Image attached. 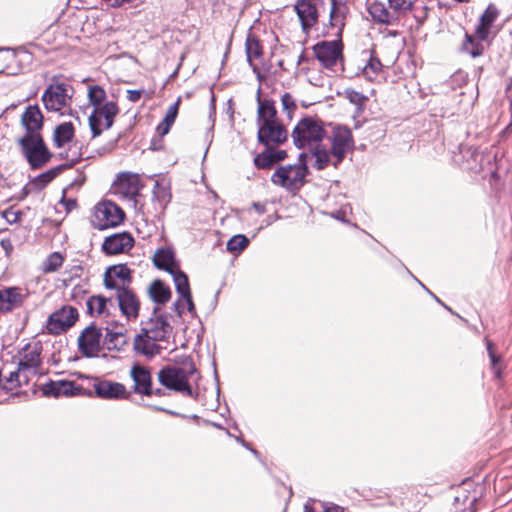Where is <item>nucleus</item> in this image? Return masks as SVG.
<instances>
[{
  "mask_svg": "<svg viewBox=\"0 0 512 512\" xmlns=\"http://www.w3.org/2000/svg\"><path fill=\"white\" fill-rule=\"evenodd\" d=\"M291 136L296 147L308 150V152L300 154L301 159L308 158L313 161L311 166L317 170H322L328 166L330 154L321 145L325 137V130L319 118L303 117L294 127Z\"/></svg>",
  "mask_w": 512,
  "mask_h": 512,
  "instance_id": "obj_1",
  "label": "nucleus"
},
{
  "mask_svg": "<svg viewBox=\"0 0 512 512\" xmlns=\"http://www.w3.org/2000/svg\"><path fill=\"white\" fill-rule=\"evenodd\" d=\"M287 131L277 119V111L270 100L258 98V140L270 146L283 143L287 139Z\"/></svg>",
  "mask_w": 512,
  "mask_h": 512,
  "instance_id": "obj_2",
  "label": "nucleus"
},
{
  "mask_svg": "<svg viewBox=\"0 0 512 512\" xmlns=\"http://www.w3.org/2000/svg\"><path fill=\"white\" fill-rule=\"evenodd\" d=\"M197 370L193 362H185L182 366L171 365L158 372L159 383L169 390L196 399L198 394L193 390L190 381L196 378Z\"/></svg>",
  "mask_w": 512,
  "mask_h": 512,
  "instance_id": "obj_3",
  "label": "nucleus"
},
{
  "mask_svg": "<svg viewBox=\"0 0 512 512\" xmlns=\"http://www.w3.org/2000/svg\"><path fill=\"white\" fill-rule=\"evenodd\" d=\"M312 163L313 161L308 158L301 159V155H299V163L278 167L272 174L271 181L286 190H298L305 182L308 165L311 166Z\"/></svg>",
  "mask_w": 512,
  "mask_h": 512,
  "instance_id": "obj_4",
  "label": "nucleus"
},
{
  "mask_svg": "<svg viewBox=\"0 0 512 512\" xmlns=\"http://www.w3.org/2000/svg\"><path fill=\"white\" fill-rule=\"evenodd\" d=\"M142 187L143 184L141 183L140 176L138 174L123 172L120 173L114 181L112 191L115 195L127 201L131 207L144 216L146 212L139 200L140 190Z\"/></svg>",
  "mask_w": 512,
  "mask_h": 512,
  "instance_id": "obj_5",
  "label": "nucleus"
},
{
  "mask_svg": "<svg viewBox=\"0 0 512 512\" xmlns=\"http://www.w3.org/2000/svg\"><path fill=\"white\" fill-rule=\"evenodd\" d=\"M73 87L66 82L51 83L42 95V102L48 111L61 112L62 114L69 108Z\"/></svg>",
  "mask_w": 512,
  "mask_h": 512,
  "instance_id": "obj_6",
  "label": "nucleus"
},
{
  "mask_svg": "<svg viewBox=\"0 0 512 512\" xmlns=\"http://www.w3.org/2000/svg\"><path fill=\"white\" fill-rule=\"evenodd\" d=\"M18 144L31 168H41L49 161L50 153L41 134L23 136L18 139Z\"/></svg>",
  "mask_w": 512,
  "mask_h": 512,
  "instance_id": "obj_7",
  "label": "nucleus"
},
{
  "mask_svg": "<svg viewBox=\"0 0 512 512\" xmlns=\"http://www.w3.org/2000/svg\"><path fill=\"white\" fill-rule=\"evenodd\" d=\"M342 42L340 40L321 41L314 45V55L320 64L332 71H343Z\"/></svg>",
  "mask_w": 512,
  "mask_h": 512,
  "instance_id": "obj_8",
  "label": "nucleus"
},
{
  "mask_svg": "<svg viewBox=\"0 0 512 512\" xmlns=\"http://www.w3.org/2000/svg\"><path fill=\"white\" fill-rule=\"evenodd\" d=\"M124 216L123 210L115 203L103 201L94 207L92 223L95 228L104 230L121 224Z\"/></svg>",
  "mask_w": 512,
  "mask_h": 512,
  "instance_id": "obj_9",
  "label": "nucleus"
},
{
  "mask_svg": "<svg viewBox=\"0 0 512 512\" xmlns=\"http://www.w3.org/2000/svg\"><path fill=\"white\" fill-rule=\"evenodd\" d=\"M118 113L119 108L113 101L105 102L102 106L94 108L89 116V126L93 137H97L103 131L111 128Z\"/></svg>",
  "mask_w": 512,
  "mask_h": 512,
  "instance_id": "obj_10",
  "label": "nucleus"
},
{
  "mask_svg": "<svg viewBox=\"0 0 512 512\" xmlns=\"http://www.w3.org/2000/svg\"><path fill=\"white\" fill-rule=\"evenodd\" d=\"M77 319V309L64 305L48 317L46 329L49 334L60 335L69 330L76 323Z\"/></svg>",
  "mask_w": 512,
  "mask_h": 512,
  "instance_id": "obj_11",
  "label": "nucleus"
},
{
  "mask_svg": "<svg viewBox=\"0 0 512 512\" xmlns=\"http://www.w3.org/2000/svg\"><path fill=\"white\" fill-rule=\"evenodd\" d=\"M330 157L335 158L333 165L336 167L345 157L346 153L353 148L354 141L351 130L344 126H336L330 137Z\"/></svg>",
  "mask_w": 512,
  "mask_h": 512,
  "instance_id": "obj_12",
  "label": "nucleus"
},
{
  "mask_svg": "<svg viewBox=\"0 0 512 512\" xmlns=\"http://www.w3.org/2000/svg\"><path fill=\"white\" fill-rule=\"evenodd\" d=\"M172 326L167 320V316L158 313V309L155 308L153 316L144 324L142 331L147 334L150 339L160 340L166 342L171 333Z\"/></svg>",
  "mask_w": 512,
  "mask_h": 512,
  "instance_id": "obj_13",
  "label": "nucleus"
},
{
  "mask_svg": "<svg viewBox=\"0 0 512 512\" xmlns=\"http://www.w3.org/2000/svg\"><path fill=\"white\" fill-rule=\"evenodd\" d=\"M173 278L177 293L179 298L174 303L175 310L179 316H182L183 310H180L179 307L182 303H188V312L191 314L195 313V306L192 300L191 290L189 286V281L187 275L178 268L174 272L170 273Z\"/></svg>",
  "mask_w": 512,
  "mask_h": 512,
  "instance_id": "obj_14",
  "label": "nucleus"
},
{
  "mask_svg": "<svg viewBox=\"0 0 512 512\" xmlns=\"http://www.w3.org/2000/svg\"><path fill=\"white\" fill-rule=\"evenodd\" d=\"M101 330L95 326L85 328L78 338L79 351L85 357L97 356L101 350Z\"/></svg>",
  "mask_w": 512,
  "mask_h": 512,
  "instance_id": "obj_15",
  "label": "nucleus"
},
{
  "mask_svg": "<svg viewBox=\"0 0 512 512\" xmlns=\"http://www.w3.org/2000/svg\"><path fill=\"white\" fill-rule=\"evenodd\" d=\"M134 246V238L128 232L115 233L104 239L102 250L107 255L128 252Z\"/></svg>",
  "mask_w": 512,
  "mask_h": 512,
  "instance_id": "obj_16",
  "label": "nucleus"
},
{
  "mask_svg": "<svg viewBox=\"0 0 512 512\" xmlns=\"http://www.w3.org/2000/svg\"><path fill=\"white\" fill-rule=\"evenodd\" d=\"M93 387L95 394L102 399L122 400L130 396L123 384L114 381L100 380Z\"/></svg>",
  "mask_w": 512,
  "mask_h": 512,
  "instance_id": "obj_17",
  "label": "nucleus"
},
{
  "mask_svg": "<svg viewBox=\"0 0 512 512\" xmlns=\"http://www.w3.org/2000/svg\"><path fill=\"white\" fill-rule=\"evenodd\" d=\"M119 309L127 320H135L139 316L140 302L135 293L127 288L116 295Z\"/></svg>",
  "mask_w": 512,
  "mask_h": 512,
  "instance_id": "obj_18",
  "label": "nucleus"
},
{
  "mask_svg": "<svg viewBox=\"0 0 512 512\" xmlns=\"http://www.w3.org/2000/svg\"><path fill=\"white\" fill-rule=\"evenodd\" d=\"M21 124L26 130L24 136L40 134L43 127V114L37 105L28 106L21 116Z\"/></svg>",
  "mask_w": 512,
  "mask_h": 512,
  "instance_id": "obj_19",
  "label": "nucleus"
},
{
  "mask_svg": "<svg viewBox=\"0 0 512 512\" xmlns=\"http://www.w3.org/2000/svg\"><path fill=\"white\" fill-rule=\"evenodd\" d=\"M294 8L301 22L302 30L308 33L318 20L316 6L310 0H298Z\"/></svg>",
  "mask_w": 512,
  "mask_h": 512,
  "instance_id": "obj_20",
  "label": "nucleus"
},
{
  "mask_svg": "<svg viewBox=\"0 0 512 512\" xmlns=\"http://www.w3.org/2000/svg\"><path fill=\"white\" fill-rule=\"evenodd\" d=\"M130 376L134 381V392L146 396L153 395L152 378L149 370L140 365L131 368Z\"/></svg>",
  "mask_w": 512,
  "mask_h": 512,
  "instance_id": "obj_21",
  "label": "nucleus"
},
{
  "mask_svg": "<svg viewBox=\"0 0 512 512\" xmlns=\"http://www.w3.org/2000/svg\"><path fill=\"white\" fill-rule=\"evenodd\" d=\"M162 343L160 340L148 338L147 334L142 331L134 339V349L137 353L151 358L160 354L161 350L166 349Z\"/></svg>",
  "mask_w": 512,
  "mask_h": 512,
  "instance_id": "obj_22",
  "label": "nucleus"
},
{
  "mask_svg": "<svg viewBox=\"0 0 512 512\" xmlns=\"http://www.w3.org/2000/svg\"><path fill=\"white\" fill-rule=\"evenodd\" d=\"M153 263L158 269L164 270L169 274L180 268L174 251L169 247L157 249L153 255Z\"/></svg>",
  "mask_w": 512,
  "mask_h": 512,
  "instance_id": "obj_23",
  "label": "nucleus"
},
{
  "mask_svg": "<svg viewBox=\"0 0 512 512\" xmlns=\"http://www.w3.org/2000/svg\"><path fill=\"white\" fill-rule=\"evenodd\" d=\"M499 16V10L494 4H489L481 15L479 24L476 28V36L481 40H487L490 35L492 24Z\"/></svg>",
  "mask_w": 512,
  "mask_h": 512,
  "instance_id": "obj_24",
  "label": "nucleus"
},
{
  "mask_svg": "<svg viewBox=\"0 0 512 512\" xmlns=\"http://www.w3.org/2000/svg\"><path fill=\"white\" fill-rule=\"evenodd\" d=\"M348 7L344 0H331L330 26L335 30L334 34L339 35L344 27V19Z\"/></svg>",
  "mask_w": 512,
  "mask_h": 512,
  "instance_id": "obj_25",
  "label": "nucleus"
},
{
  "mask_svg": "<svg viewBox=\"0 0 512 512\" xmlns=\"http://www.w3.org/2000/svg\"><path fill=\"white\" fill-rule=\"evenodd\" d=\"M245 50L249 65L252 67L253 72L256 74L257 78L261 79L260 70L255 63V61L261 58L263 54L260 41L254 36L249 35L246 39Z\"/></svg>",
  "mask_w": 512,
  "mask_h": 512,
  "instance_id": "obj_26",
  "label": "nucleus"
},
{
  "mask_svg": "<svg viewBox=\"0 0 512 512\" xmlns=\"http://www.w3.org/2000/svg\"><path fill=\"white\" fill-rule=\"evenodd\" d=\"M110 307H113L111 299L101 295H94L87 300L88 312L95 317H106L110 313Z\"/></svg>",
  "mask_w": 512,
  "mask_h": 512,
  "instance_id": "obj_27",
  "label": "nucleus"
},
{
  "mask_svg": "<svg viewBox=\"0 0 512 512\" xmlns=\"http://www.w3.org/2000/svg\"><path fill=\"white\" fill-rule=\"evenodd\" d=\"M171 200L170 188L167 184L155 182L153 188V201L155 202V213H161Z\"/></svg>",
  "mask_w": 512,
  "mask_h": 512,
  "instance_id": "obj_28",
  "label": "nucleus"
},
{
  "mask_svg": "<svg viewBox=\"0 0 512 512\" xmlns=\"http://www.w3.org/2000/svg\"><path fill=\"white\" fill-rule=\"evenodd\" d=\"M40 365V354L39 352L34 350H29L28 348L24 350L21 355V359L19 361V369L28 373H37V368Z\"/></svg>",
  "mask_w": 512,
  "mask_h": 512,
  "instance_id": "obj_29",
  "label": "nucleus"
},
{
  "mask_svg": "<svg viewBox=\"0 0 512 512\" xmlns=\"http://www.w3.org/2000/svg\"><path fill=\"white\" fill-rule=\"evenodd\" d=\"M21 302V294L18 288L0 290V311H10Z\"/></svg>",
  "mask_w": 512,
  "mask_h": 512,
  "instance_id": "obj_30",
  "label": "nucleus"
},
{
  "mask_svg": "<svg viewBox=\"0 0 512 512\" xmlns=\"http://www.w3.org/2000/svg\"><path fill=\"white\" fill-rule=\"evenodd\" d=\"M180 101V98H178L175 103L168 107L163 120L158 124L156 130L160 136H165L170 131L177 118Z\"/></svg>",
  "mask_w": 512,
  "mask_h": 512,
  "instance_id": "obj_31",
  "label": "nucleus"
},
{
  "mask_svg": "<svg viewBox=\"0 0 512 512\" xmlns=\"http://www.w3.org/2000/svg\"><path fill=\"white\" fill-rule=\"evenodd\" d=\"M148 293L150 298L158 304H165L171 297L169 287L160 280H155L150 284Z\"/></svg>",
  "mask_w": 512,
  "mask_h": 512,
  "instance_id": "obj_32",
  "label": "nucleus"
},
{
  "mask_svg": "<svg viewBox=\"0 0 512 512\" xmlns=\"http://www.w3.org/2000/svg\"><path fill=\"white\" fill-rule=\"evenodd\" d=\"M74 137V127L70 122H64L58 125L54 131V143L57 147H62L69 143Z\"/></svg>",
  "mask_w": 512,
  "mask_h": 512,
  "instance_id": "obj_33",
  "label": "nucleus"
},
{
  "mask_svg": "<svg viewBox=\"0 0 512 512\" xmlns=\"http://www.w3.org/2000/svg\"><path fill=\"white\" fill-rule=\"evenodd\" d=\"M75 390H78V388L74 385L73 382L59 381V382H52L45 389V394L53 395L55 397H58L61 395L70 396V395L75 394Z\"/></svg>",
  "mask_w": 512,
  "mask_h": 512,
  "instance_id": "obj_34",
  "label": "nucleus"
},
{
  "mask_svg": "<svg viewBox=\"0 0 512 512\" xmlns=\"http://www.w3.org/2000/svg\"><path fill=\"white\" fill-rule=\"evenodd\" d=\"M484 40H481L478 36L477 38L466 34L465 40L462 44V51L470 54L472 57H478L483 54L484 51Z\"/></svg>",
  "mask_w": 512,
  "mask_h": 512,
  "instance_id": "obj_35",
  "label": "nucleus"
},
{
  "mask_svg": "<svg viewBox=\"0 0 512 512\" xmlns=\"http://www.w3.org/2000/svg\"><path fill=\"white\" fill-rule=\"evenodd\" d=\"M369 13L374 20L380 23H390L394 18L385 5L380 2L370 4Z\"/></svg>",
  "mask_w": 512,
  "mask_h": 512,
  "instance_id": "obj_36",
  "label": "nucleus"
},
{
  "mask_svg": "<svg viewBox=\"0 0 512 512\" xmlns=\"http://www.w3.org/2000/svg\"><path fill=\"white\" fill-rule=\"evenodd\" d=\"M127 329L124 325H116L111 330L107 329V338L114 347L123 346L127 341Z\"/></svg>",
  "mask_w": 512,
  "mask_h": 512,
  "instance_id": "obj_37",
  "label": "nucleus"
},
{
  "mask_svg": "<svg viewBox=\"0 0 512 512\" xmlns=\"http://www.w3.org/2000/svg\"><path fill=\"white\" fill-rule=\"evenodd\" d=\"M64 257L59 252L51 253L42 263L41 270L44 273L57 271L63 264Z\"/></svg>",
  "mask_w": 512,
  "mask_h": 512,
  "instance_id": "obj_38",
  "label": "nucleus"
},
{
  "mask_svg": "<svg viewBox=\"0 0 512 512\" xmlns=\"http://www.w3.org/2000/svg\"><path fill=\"white\" fill-rule=\"evenodd\" d=\"M107 273H111L114 278L118 279L125 287H128L131 281V271L125 265L111 266L106 270Z\"/></svg>",
  "mask_w": 512,
  "mask_h": 512,
  "instance_id": "obj_39",
  "label": "nucleus"
},
{
  "mask_svg": "<svg viewBox=\"0 0 512 512\" xmlns=\"http://www.w3.org/2000/svg\"><path fill=\"white\" fill-rule=\"evenodd\" d=\"M105 98H106V92L101 86H99V85L89 86L88 99H89V103L94 108L102 106L104 104L103 101L105 100Z\"/></svg>",
  "mask_w": 512,
  "mask_h": 512,
  "instance_id": "obj_40",
  "label": "nucleus"
},
{
  "mask_svg": "<svg viewBox=\"0 0 512 512\" xmlns=\"http://www.w3.org/2000/svg\"><path fill=\"white\" fill-rule=\"evenodd\" d=\"M249 244V239L243 234L233 236L227 242V250L231 253H241Z\"/></svg>",
  "mask_w": 512,
  "mask_h": 512,
  "instance_id": "obj_41",
  "label": "nucleus"
},
{
  "mask_svg": "<svg viewBox=\"0 0 512 512\" xmlns=\"http://www.w3.org/2000/svg\"><path fill=\"white\" fill-rule=\"evenodd\" d=\"M382 71V64L378 58L371 57L363 68V74L368 80H374Z\"/></svg>",
  "mask_w": 512,
  "mask_h": 512,
  "instance_id": "obj_42",
  "label": "nucleus"
},
{
  "mask_svg": "<svg viewBox=\"0 0 512 512\" xmlns=\"http://www.w3.org/2000/svg\"><path fill=\"white\" fill-rule=\"evenodd\" d=\"M254 163L258 168H270L273 164L276 163L272 154V149L268 148L262 153L258 154L254 159Z\"/></svg>",
  "mask_w": 512,
  "mask_h": 512,
  "instance_id": "obj_43",
  "label": "nucleus"
},
{
  "mask_svg": "<svg viewBox=\"0 0 512 512\" xmlns=\"http://www.w3.org/2000/svg\"><path fill=\"white\" fill-rule=\"evenodd\" d=\"M282 110L286 113L288 119H292L295 111L297 110V104L295 99L289 93H284L281 97Z\"/></svg>",
  "mask_w": 512,
  "mask_h": 512,
  "instance_id": "obj_44",
  "label": "nucleus"
},
{
  "mask_svg": "<svg viewBox=\"0 0 512 512\" xmlns=\"http://www.w3.org/2000/svg\"><path fill=\"white\" fill-rule=\"evenodd\" d=\"M416 0H388L389 7L398 14L410 11Z\"/></svg>",
  "mask_w": 512,
  "mask_h": 512,
  "instance_id": "obj_45",
  "label": "nucleus"
},
{
  "mask_svg": "<svg viewBox=\"0 0 512 512\" xmlns=\"http://www.w3.org/2000/svg\"><path fill=\"white\" fill-rule=\"evenodd\" d=\"M344 97L350 103L354 104L358 109H361L364 106L365 102L367 101L366 96L353 89H346L344 91Z\"/></svg>",
  "mask_w": 512,
  "mask_h": 512,
  "instance_id": "obj_46",
  "label": "nucleus"
},
{
  "mask_svg": "<svg viewBox=\"0 0 512 512\" xmlns=\"http://www.w3.org/2000/svg\"><path fill=\"white\" fill-rule=\"evenodd\" d=\"M104 285L107 289L115 290L116 295L119 294L121 290H126L128 288L120 283L118 279L114 278L111 273L107 272L104 274Z\"/></svg>",
  "mask_w": 512,
  "mask_h": 512,
  "instance_id": "obj_47",
  "label": "nucleus"
},
{
  "mask_svg": "<svg viewBox=\"0 0 512 512\" xmlns=\"http://www.w3.org/2000/svg\"><path fill=\"white\" fill-rule=\"evenodd\" d=\"M486 345H487V350H488V354H489V357H490V360H491V365H492V369L494 370L496 376H500V370L498 368V363L500 361V358L498 356H496L494 350H493V345L492 343L487 340L486 341Z\"/></svg>",
  "mask_w": 512,
  "mask_h": 512,
  "instance_id": "obj_48",
  "label": "nucleus"
},
{
  "mask_svg": "<svg viewBox=\"0 0 512 512\" xmlns=\"http://www.w3.org/2000/svg\"><path fill=\"white\" fill-rule=\"evenodd\" d=\"M22 381L27 382L28 381V374L24 372L23 370H20L18 368L17 371H13L10 373L9 377L7 378V382L14 384H20Z\"/></svg>",
  "mask_w": 512,
  "mask_h": 512,
  "instance_id": "obj_49",
  "label": "nucleus"
},
{
  "mask_svg": "<svg viewBox=\"0 0 512 512\" xmlns=\"http://www.w3.org/2000/svg\"><path fill=\"white\" fill-rule=\"evenodd\" d=\"M60 171V168H54V169H51V170H48L47 172L41 174L39 176V180L45 184L49 183L51 180H53L57 174L59 173Z\"/></svg>",
  "mask_w": 512,
  "mask_h": 512,
  "instance_id": "obj_50",
  "label": "nucleus"
},
{
  "mask_svg": "<svg viewBox=\"0 0 512 512\" xmlns=\"http://www.w3.org/2000/svg\"><path fill=\"white\" fill-rule=\"evenodd\" d=\"M3 217L9 222V223H15L19 219V213L17 211H13L12 209H8L3 212Z\"/></svg>",
  "mask_w": 512,
  "mask_h": 512,
  "instance_id": "obj_51",
  "label": "nucleus"
},
{
  "mask_svg": "<svg viewBox=\"0 0 512 512\" xmlns=\"http://www.w3.org/2000/svg\"><path fill=\"white\" fill-rule=\"evenodd\" d=\"M142 90H127V99L130 102H137L142 96Z\"/></svg>",
  "mask_w": 512,
  "mask_h": 512,
  "instance_id": "obj_52",
  "label": "nucleus"
},
{
  "mask_svg": "<svg viewBox=\"0 0 512 512\" xmlns=\"http://www.w3.org/2000/svg\"><path fill=\"white\" fill-rule=\"evenodd\" d=\"M272 154L274 156V160L276 163L283 160L286 157V151H284V150H273L272 149Z\"/></svg>",
  "mask_w": 512,
  "mask_h": 512,
  "instance_id": "obj_53",
  "label": "nucleus"
},
{
  "mask_svg": "<svg viewBox=\"0 0 512 512\" xmlns=\"http://www.w3.org/2000/svg\"><path fill=\"white\" fill-rule=\"evenodd\" d=\"M252 209H254L258 215H262L266 212L265 205L258 202L253 203Z\"/></svg>",
  "mask_w": 512,
  "mask_h": 512,
  "instance_id": "obj_54",
  "label": "nucleus"
},
{
  "mask_svg": "<svg viewBox=\"0 0 512 512\" xmlns=\"http://www.w3.org/2000/svg\"><path fill=\"white\" fill-rule=\"evenodd\" d=\"M323 512H345V510L340 506L331 505V506L324 507Z\"/></svg>",
  "mask_w": 512,
  "mask_h": 512,
  "instance_id": "obj_55",
  "label": "nucleus"
},
{
  "mask_svg": "<svg viewBox=\"0 0 512 512\" xmlns=\"http://www.w3.org/2000/svg\"><path fill=\"white\" fill-rule=\"evenodd\" d=\"M304 512H314V508L310 501L306 502L304 505Z\"/></svg>",
  "mask_w": 512,
  "mask_h": 512,
  "instance_id": "obj_56",
  "label": "nucleus"
},
{
  "mask_svg": "<svg viewBox=\"0 0 512 512\" xmlns=\"http://www.w3.org/2000/svg\"><path fill=\"white\" fill-rule=\"evenodd\" d=\"M153 394L157 395V396H163L164 395V392L162 389H156V390H153Z\"/></svg>",
  "mask_w": 512,
  "mask_h": 512,
  "instance_id": "obj_57",
  "label": "nucleus"
},
{
  "mask_svg": "<svg viewBox=\"0 0 512 512\" xmlns=\"http://www.w3.org/2000/svg\"><path fill=\"white\" fill-rule=\"evenodd\" d=\"M180 310H183V312L185 311V309L188 310V303H182L179 307Z\"/></svg>",
  "mask_w": 512,
  "mask_h": 512,
  "instance_id": "obj_58",
  "label": "nucleus"
},
{
  "mask_svg": "<svg viewBox=\"0 0 512 512\" xmlns=\"http://www.w3.org/2000/svg\"><path fill=\"white\" fill-rule=\"evenodd\" d=\"M415 17L418 18L417 15H415ZM425 17H426L425 13L422 16H419V22H422Z\"/></svg>",
  "mask_w": 512,
  "mask_h": 512,
  "instance_id": "obj_59",
  "label": "nucleus"
},
{
  "mask_svg": "<svg viewBox=\"0 0 512 512\" xmlns=\"http://www.w3.org/2000/svg\"><path fill=\"white\" fill-rule=\"evenodd\" d=\"M153 409H155V410H161V411H166L165 409H162V408H159V407H153Z\"/></svg>",
  "mask_w": 512,
  "mask_h": 512,
  "instance_id": "obj_60",
  "label": "nucleus"
}]
</instances>
